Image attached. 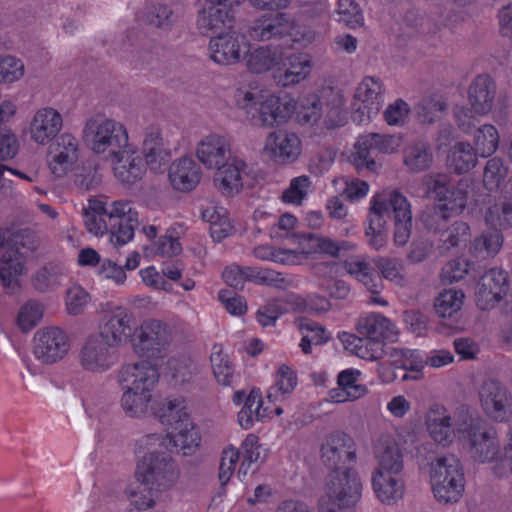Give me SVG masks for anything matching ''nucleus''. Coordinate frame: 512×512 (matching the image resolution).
<instances>
[{"label": "nucleus", "mask_w": 512, "mask_h": 512, "mask_svg": "<svg viewBox=\"0 0 512 512\" xmlns=\"http://www.w3.org/2000/svg\"><path fill=\"white\" fill-rule=\"evenodd\" d=\"M356 457V444L348 434L336 431L323 438L320 460L332 470L319 499L318 512H356L362 495L358 473L350 467Z\"/></svg>", "instance_id": "obj_1"}, {"label": "nucleus", "mask_w": 512, "mask_h": 512, "mask_svg": "<svg viewBox=\"0 0 512 512\" xmlns=\"http://www.w3.org/2000/svg\"><path fill=\"white\" fill-rule=\"evenodd\" d=\"M38 248L36 234L30 229L9 233L0 256V282L4 289L15 291L20 278L27 273V261Z\"/></svg>", "instance_id": "obj_2"}, {"label": "nucleus", "mask_w": 512, "mask_h": 512, "mask_svg": "<svg viewBox=\"0 0 512 512\" xmlns=\"http://www.w3.org/2000/svg\"><path fill=\"white\" fill-rule=\"evenodd\" d=\"M343 104V95L339 89L324 86L302 99L297 111V121L303 125H314L324 118L328 129L343 126L346 122Z\"/></svg>", "instance_id": "obj_3"}, {"label": "nucleus", "mask_w": 512, "mask_h": 512, "mask_svg": "<svg viewBox=\"0 0 512 512\" xmlns=\"http://www.w3.org/2000/svg\"><path fill=\"white\" fill-rule=\"evenodd\" d=\"M83 138L94 153L107 159L125 152L130 145L127 129L121 122L99 116L86 121Z\"/></svg>", "instance_id": "obj_4"}, {"label": "nucleus", "mask_w": 512, "mask_h": 512, "mask_svg": "<svg viewBox=\"0 0 512 512\" xmlns=\"http://www.w3.org/2000/svg\"><path fill=\"white\" fill-rule=\"evenodd\" d=\"M430 483L439 502H457L465 486L463 467L454 455L441 456L430 465Z\"/></svg>", "instance_id": "obj_5"}, {"label": "nucleus", "mask_w": 512, "mask_h": 512, "mask_svg": "<svg viewBox=\"0 0 512 512\" xmlns=\"http://www.w3.org/2000/svg\"><path fill=\"white\" fill-rule=\"evenodd\" d=\"M180 476L176 461L163 452H149L137 466L136 479L148 488L161 492L175 485Z\"/></svg>", "instance_id": "obj_6"}, {"label": "nucleus", "mask_w": 512, "mask_h": 512, "mask_svg": "<svg viewBox=\"0 0 512 512\" xmlns=\"http://www.w3.org/2000/svg\"><path fill=\"white\" fill-rule=\"evenodd\" d=\"M171 340L172 333L166 323L158 319H147L134 329L131 343L137 355L160 359L167 354Z\"/></svg>", "instance_id": "obj_7"}, {"label": "nucleus", "mask_w": 512, "mask_h": 512, "mask_svg": "<svg viewBox=\"0 0 512 512\" xmlns=\"http://www.w3.org/2000/svg\"><path fill=\"white\" fill-rule=\"evenodd\" d=\"M402 145V138L396 134L368 133L361 135L354 147L351 162L358 172L364 170L374 172L377 169L376 161L371 157V151L384 154L395 153Z\"/></svg>", "instance_id": "obj_8"}, {"label": "nucleus", "mask_w": 512, "mask_h": 512, "mask_svg": "<svg viewBox=\"0 0 512 512\" xmlns=\"http://www.w3.org/2000/svg\"><path fill=\"white\" fill-rule=\"evenodd\" d=\"M385 92V86L379 78L364 77L358 84L353 96V121L364 124L376 117L384 104Z\"/></svg>", "instance_id": "obj_9"}, {"label": "nucleus", "mask_w": 512, "mask_h": 512, "mask_svg": "<svg viewBox=\"0 0 512 512\" xmlns=\"http://www.w3.org/2000/svg\"><path fill=\"white\" fill-rule=\"evenodd\" d=\"M70 350L67 333L56 326L36 331L33 337V355L40 363L51 365L61 361Z\"/></svg>", "instance_id": "obj_10"}, {"label": "nucleus", "mask_w": 512, "mask_h": 512, "mask_svg": "<svg viewBox=\"0 0 512 512\" xmlns=\"http://www.w3.org/2000/svg\"><path fill=\"white\" fill-rule=\"evenodd\" d=\"M478 394L481 408L490 420L505 423L512 418V395L502 383L487 379Z\"/></svg>", "instance_id": "obj_11"}, {"label": "nucleus", "mask_w": 512, "mask_h": 512, "mask_svg": "<svg viewBox=\"0 0 512 512\" xmlns=\"http://www.w3.org/2000/svg\"><path fill=\"white\" fill-rule=\"evenodd\" d=\"M109 345L101 336L95 333L89 335L78 352L80 367L90 373H105L115 364V356Z\"/></svg>", "instance_id": "obj_12"}, {"label": "nucleus", "mask_w": 512, "mask_h": 512, "mask_svg": "<svg viewBox=\"0 0 512 512\" xmlns=\"http://www.w3.org/2000/svg\"><path fill=\"white\" fill-rule=\"evenodd\" d=\"M439 203L449 211L459 213L466 207L469 197L474 193V183L469 178H462L456 185H451L446 176L438 175L430 185Z\"/></svg>", "instance_id": "obj_13"}, {"label": "nucleus", "mask_w": 512, "mask_h": 512, "mask_svg": "<svg viewBox=\"0 0 512 512\" xmlns=\"http://www.w3.org/2000/svg\"><path fill=\"white\" fill-rule=\"evenodd\" d=\"M301 148V140L297 134L279 129L267 135L263 153L275 163L291 164L299 158Z\"/></svg>", "instance_id": "obj_14"}, {"label": "nucleus", "mask_w": 512, "mask_h": 512, "mask_svg": "<svg viewBox=\"0 0 512 512\" xmlns=\"http://www.w3.org/2000/svg\"><path fill=\"white\" fill-rule=\"evenodd\" d=\"M160 373L156 365L147 360L123 365L118 372L120 386L153 394L159 383Z\"/></svg>", "instance_id": "obj_15"}, {"label": "nucleus", "mask_w": 512, "mask_h": 512, "mask_svg": "<svg viewBox=\"0 0 512 512\" xmlns=\"http://www.w3.org/2000/svg\"><path fill=\"white\" fill-rule=\"evenodd\" d=\"M385 199V208L394 215V243L404 246L410 239L412 212L407 198L398 191H384L378 194Z\"/></svg>", "instance_id": "obj_16"}, {"label": "nucleus", "mask_w": 512, "mask_h": 512, "mask_svg": "<svg viewBox=\"0 0 512 512\" xmlns=\"http://www.w3.org/2000/svg\"><path fill=\"white\" fill-rule=\"evenodd\" d=\"M508 276L499 268H491L480 278L476 288V303L481 310L495 307L508 291Z\"/></svg>", "instance_id": "obj_17"}, {"label": "nucleus", "mask_w": 512, "mask_h": 512, "mask_svg": "<svg viewBox=\"0 0 512 512\" xmlns=\"http://www.w3.org/2000/svg\"><path fill=\"white\" fill-rule=\"evenodd\" d=\"M196 157L205 168L220 169L233 158L230 141L217 133L208 134L198 142Z\"/></svg>", "instance_id": "obj_18"}, {"label": "nucleus", "mask_w": 512, "mask_h": 512, "mask_svg": "<svg viewBox=\"0 0 512 512\" xmlns=\"http://www.w3.org/2000/svg\"><path fill=\"white\" fill-rule=\"evenodd\" d=\"M470 453L475 461L488 463L494 461L500 453V441L494 427H482L470 424L467 428Z\"/></svg>", "instance_id": "obj_19"}, {"label": "nucleus", "mask_w": 512, "mask_h": 512, "mask_svg": "<svg viewBox=\"0 0 512 512\" xmlns=\"http://www.w3.org/2000/svg\"><path fill=\"white\" fill-rule=\"evenodd\" d=\"M133 314L124 307H116L106 314L100 325V331L95 333L106 339L109 345L118 346L133 337Z\"/></svg>", "instance_id": "obj_20"}, {"label": "nucleus", "mask_w": 512, "mask_h": 512, "mask_svg": "<svg viewBox=\"0 0 512 512\" xmlns=\"http://www.w3.org/2000/svg\"><path fill=\"white\" fill-rule=\"evenodd\" d=\"M222 278L227 285L235 289H242L246 281H252L257 284L283 287L285 282L281 273L270 269H253L250 267H240L231 265L225 268Z\"/></svg>", "instance_id": "obj_21"}, {"label": "nucleus", "mask_w": 512, "mask_h": 512, "mask_svg": "<svg viewBox=\"0 0 512 512\" xmlns=\"http://www.w3.org/2000/svg\"><path fill=\"white\" fill-rule=\"evenodd\" d=\"M79 157L77 139L71 134H62L50 146L48 164L51 172L62 177L74 168Z\"/></svg>", "instance_id": "obj_22"}, {"label": "nucleus", "mask_w": 512, "mask_h": 512, "mask_svg": "<svg viewBox=\"0 0 512 512\" xmlns=\"http://www.w3.org/2000/svg\"><path fill=\"white\" fill-rule=\"evenodd\" d=\"M290 27L287 14L281 12L265 13L250 23L247 33L255 41L281 40L286 38V33Z\"/></svg>", "instance_id": "obj_23"}, {"label": "nucleus", "mask_w": 512, "mask_h": 512, "mask_svg": "<svg viewBox=\"0 0 512 512\" xmlns=\"http://www.w3.org/2000/svg\"><path fill=\"white\" fill-rule=\"evenodd\" d=\"M388 219L389 211L385 208V199L376 194L370 202V213L365 235L368 238L369 246L377 251L385 247L387 243Z\"/></svg>", "instance_id": "obj_24"}, {"label": "nucleus", "mask_w": 512, "mask_h": 512, "mask_svg": "<svg viewBox=\"0 0 512 512\" xmlns=\"http://www.w3.org/2000/svg\"><path fill=\"white\" fill-rule=\"evenodd\" d=\"M425 425L428 434L436 443L443 446L452 443L456 427L446 407L440 404L430 406L425 415Z\"/></svg>", "instance_id": "obj_25"}, {"label": "nucleus", "mask_w": 512, "mask_h": 512, "mask_svg": "<svg viewBox=\"0 0 512 512\" xmlns=\"http://www.w3.org/2000/svg\"><path fill=\"white\" fill-rule=\"evenodd\" d=\"M62 126V116L57 110L50 107L41 108L30 123L31 139L41 145L47 144L58 135Z\"/></svg>", "instance_id": "obj_26"}, {"label": "nucleus", "mask_w": 512, "mask_h": 512, "mask_svg": "<svg viewBox=\"0 0 512 512\" xmlns=\"http://www.w3.org/2000/svg\"><path fill=\"white\" fill-rule=\"evenodd\" d=\"M245 37L237 33H220L209 42L210 58L220 65H231L240 61Z\"/></svg>", "instance_id": "obj_27"}, {"label": "nucleus", "mask_w": 512, "mask_h": 512, "mask_svg": "<svg viewBox=\"0 0 512 512\" xmlns=\"http://www.w3.org/2000/svg\"><path fill=\"white\" fill-rule=\"evenodd\" d=\"M166 449L182 452L187 456L192 454L200 445L201 436L192 419L168 428Z\"/></svg>", "instance_id": "obj_28"}, {"label": "nucleus", "mask_w": 512, "mask_h": 512, "mask_svg": "<svg viewBox=\"0 0 512 512\" xmlns=\"http://www.w3.org/2000/svg\"><path fill=\"white\" fill-rule=\"evenodd\" d=\"M125 152L114 155L113 172L115 177L124 184H134L145 174L146 168L143 159L136 155L135 148L129 145Z\"/></svg>", "instance_id": "obj_29"}, {"label": "nucleus", "mask_w": 512, "mask_h": 512, "mask_svg": "<svg viewBox=\"0 0 512 512\" xmlns=\"http://www.w3.org/2000/svg\"><path fill=\"white\" fill-rule=\"evenodd\" d=\"M356 330L361 336L371 339L394 341L397 338L398 330L395 324L380 313L371 312L359 317Z\"/></svg>", "instance_id": "obj_30"}, {"label": "nucleus", "mask_w": 512, "mask_h": 512, "mask_svg": "<svg viewBox=\"0 0 512 512\" xmlns=\"http://www.w3.org/2000/svg\"><path fill=\"white\" fill-rule=\"evenodd\" d=\"M300 245L306 254H322L331 258H338L342 253L355 248V245L348 241H335L315 233H303L300 237Z\"/></svg>", "instance_id": "obj_31"}, {"label": "nucleus", "mask_w": 512, "mask_h": 512, "mask_svg": "<svg viewBox=\"0 0 512 512\" xmlns=\"http://www.w3.org/2000/svg\"><path fill=\"white\" fill-rule=\"evenodd\" d=\"M143 154L146 165L155 172L162 171L171 159V152L164 144L160 130L149 127L143 140Z\"/></svg>", "instance_id": "obj_32"}, {"label": "nucleus", "mask_w": 512, "mask_h": 512, "mask_svg": "<svg viewBox=\"0 0 512 512\" xmlns=\"http://www.w3.org/2000/svg\"><path fill=\"white\" fill-rule=\"evenodd\" d=\"M496 85L489 75H478L470 84L468 99L472 111L477 115L489 113L493 107Z\"/></svg>", "instance_id": "obj_33"}, {"label": "nucleus", "mask_w": 512, "mask_h": 512, "mask_svg": "<svg viewBox=\"0 0 512 512\" xmlns=\"http://www.w3.org/2000/svg\"><path fill=\"white\" fill-rule=\"evenodd\" d=\"M168 176L174 189L187 192L199 184L201 169L193 159L183 157L171 164Z\"/></svg>", "instance_id": "obj_34"}, {"label": "nucleus", "mask_w": 512, "mask_h": 512, "mask_svg": "<svg viewBox=\"0 0 512 512\" xmlns=\"http://www.w3.org/2000/svg\"><path fill=\"white\" fill-rule=\"evenodd\" d=\"M245 63L251 73L263 74L278 68L283 63V52L272 45L258 46L246 53Z\"/></svg>", "instance_id": "obj_35"}, {"label": "nucleus", "mask_w": 512, "mask_h": 512, "mask_svg": "<svg viewBox=\"0 0 512 512\" xmlns=\"http://www.w3.org/2000/svg\"><path fill=\"white\" fill-rule=\"evenodd\" d=\"M399 474L373 472L371 478L373 490L382 503L391 505L404 496L405 485Z\"/></svg>", "instance_id": "obj_36"}, {"label": "nucleus", "mask_w": 512, "mask_h": 512, "mask_svg": "<svg viewBox=\"0 0 512 512\" xmlns=\"http://www.w3.org/2000/svg\"><path fill=\"white\" fill-rule=\"evenodd\" d=\"M270 413L280 416L283 409L280 406L274 408L263 407V401L259 390H252L245 401L244 406L238 413V422L244 429H250L255 421H263Z\"/></svg>", "instance_id": "obj_37"}, {"label": "nucleus", "mask_w": 512, "mask_h": 512, "mask_svg": "<svg viewBox=\"0 0 512 512\" xmlns=\"http://www.w3.org/2000/svg\"><path fill=\"white\" fill-rule=\"evenodd\" d=\"M152 410L153 415L168 428L191 419L186 400L182 396L166 397Z\"/></svg>", "instance_id": "obj_38"}, {"label": "nucleus", "mask_w": 512, "mask_h": 512, "mask_svg": "<svg viewBox=\"0 0 512 512\" xmlns=\"http://www.w3.org/2000/svg\"><path fill=\"white\" fill-rule=\"evenodd\" d=\"M294 110L295 106L291 102H283L278 96L266 93L256 111L263 125L273 126L285 122Z\"/></svg>", "instance_id": "obj_39"}, {"label": "nucleus", "mask_w": 512, "mask_h": 512, "mask_svg": "<svg viewBox=\"0 0 512 512\" xmlns=\"http://www.w3.org/2000/svg\"><path fill=\"white\" fill-rule=\"evenodd\" d=\"M234 14L203 2L197 18V26L201 34L221 33L232 26Z\"/></svg>", "instance_id": "obj_40"}, {"label": "nucleus", "mask_w": 512, "mask_h": 512, "mask_svg": "<svg viewBox=\"0 0 512 512\" xmlns=\"http://www.w3.org/2000/svg\"><path fill=\"white\" fill-rule=\"evenodd\" d=\"M246 167V163L238 158H232L222 168L216 169L217 173L214 177L216 188L224 195L232 196L242 189V172Z\"/></svg>", "instance_id": "obj_41"}, {"label": "nucleus", "mask_w": 512, "mask_h": 512, "mask_svg": "<svg viewBox=\"0 0 512 512\" xmlns=\"http://www.w3.org/2000/svg\"><path fill=\"white\" fill-rule=\"evenodd\" d=\"M378 467L374 472L400 473L403 457L397 443L390 437L381 438L375 446Z\"/></svg>", "instance_id": "obj_42"}, {"label": "nucleus", "mask_w": 512, "mask_h": 512, "mask_svg": "<svg viewBox=\"0 0 512 512\" xmlns=\"http://www.w3.org/2000/svg\"><path fill=\"white\" fill-rule=\"evenodd\" d=\"M122 396L120 399V406L126 416L130 418L145 417L153 401V394L137 391L128 386H120Z\"/></svg>", "instance_id": "obj_43"}, {"label": "nucleus", "mask_w": 512, "mask_h": 512, "mask_svg": "<svg viewBox=\"0 0 512 512\" xmlns=\"http://www.w3.org/2000/svg\"><path fill=\"white\" fill-rule=\"evenodd\" d=\"M297 385L296 373L287 365L279 366L276 376L275 384L267 391V400L274 407L278 406L277 403L283 402L288 395H290Z\"/></svg>", "instance_id": "obj_44"}, {"label": "nucleus", "mask_w": 512, "mask_h": 512, "mask_svg": "<svg viewBox=\"0 0 512 512\" xmlns=\"http://www.w3.org/2000/svg\"><path fill=\"white\" fill-rule=\"evenodd\" d=\"M64 278L63 267L60 264L49 262L33 273L31 284L36 291L46 293L61 286Z\"/></svg>", "instance_id": "obj_45"}, {"label": "nucleus", "mask_w": 512, "mask_h": 512, "mask_svg": "<svg viewBox=\"0 0 512 512\" xmlns=\"http://www.w3.org/2000/svg\"><path fill=\"white\" fill-rule=\"evenodd\" d=\"M477 151L467 142H458L452 148L448 163L456 173H466L477 164Z\"/></svg>", "instance_id": "obj_46"}, {"label": "nucleus", "mask_w": 512, "mask_h": 512, "mask_svg": "<svg viewBox=\"0 0 512 512\" xmlns=\"http://www.w3.org/2000/svg\"><path fill=\"white\" fill-rule=\"evenodd\" d=\"M298 327L302 333L300 347L305 354L311 352L312 345H321L330 339V334L326 329L311 320L301 319Z\"/></svg>", "instance_id": "obj_47"}, {"label": "nucleus", "mask_w": 512, "mask_h": 512, "mask_svg": "<svg viewBox=\"0 0 512 512\" xmlns=\"http://www.w3.org/2000/svg\"><path fill=\"white\" fill-rule=\"evenodd\" d=\"M294 296H287L285 299H274L260 307L256 313L259 324L263 327L274 326L278 318L290 311Z\"/></svg>", "instance_id": "obj_48"}, {"label": "nucleus", "mask_w": 512, "mask_h": 512, "mask_svg": "<svg viewBox=\"0 0 512 512\" xmlns=\"http://www.w3.org/2000/svg\"><path fill=\"white\" fill-rule=\"evenodd\" d=\"M503 245V236L499 229L491 228L475 238L472 252L477 257L496 255Z\"/></svg>", "instance_id": "obj_49"}, {"label": "nucleus", "mask_w": 512, "mask_h": 512, "mask_svg": "<svg viewBox=\"0 0 512 512\" xmlns=\"http://www.w3.org/2000/svg\"><path fill=\"white\" fill-rule=\"evenodd\" d=\"M432 152L425 142H417L405 151L404 163L413 172L428 169L432 163Z\"/></svg>", "instance_id": "obj_50"}, {"label": "nucleus", "mask_w": 512, "mask_h": 512, "mask_svg": "<svg viewBox=\"0 0 512 512\" xmlns=\"http://www.w3.org/2000/svg\"><path fill=\"white\" fill-rule=\"evenodd\" d=\"M470 239V227L463 221H456L440 233V248L449 251L465 244Z\"/></svg>", "instance_id": "obj_51"}, {"label": "nucleus", "mask_w": 512, "mask_h": 512, "mask_svg": "<svg viewBox=\"0 0 512 512\" xmlns=\"http://www.w3.org/2000/svg\"><path fill=\"white\" fill-rule=\"evenodd\" d=\"M464 297V293L461 290H444L435 299L434 308L437 315L442 318L453 316L461 309Z\"/></svg>", "instance_id": "obj_52"}, {"label": "nucleus", "mask_w": 512, "mask_h": 512, "mask_svg": "<svg viewBox=\"0 0 512 512\" xmlns=\"http://www.w3.org/2000/svg\"><path fill=\"white\" fill-rule=\"evenodd\" d=\"M346 271L361 282L371 293L379 292V277L374 274L371 265L365 261L352 260L345 264Z\"/></svg>", "instance_id": "obj_53"}, {"label": "nucleus", "mask_w": 512, "mask_h": 512, "mask_svg": "<svg viewBox=\"0 0 512 512\" xmlns=\"http://www.w3.org/2000/svg\"><path fill=\"white\" fill-rule=\"evenodd\" d=\"M474 145L479 156H491L497 150L499 145V134L497 129L490 124H485L477 129L474 135Z\"/></svg>", "instance_id": "obj_54"}, {"label": "nucleus", "mask_w": 512, "mask_h": 512, "mask_svg": "<svg viewBox=\"0 0 512 512\" xmlns=\"http://www.w3.org/2000/svg\"><path fill=\"white\" fill-rule=\"evenodd\" d=\"M449 217V210L442 203H438L426 207L421 214L420 220L429 231L441 233L446 228Z\"/></svg>", "instance_id": "obj_55"}, {"label": "nucleus", "mask_w": 512, "mask_h": 512, "mask_svg": "<svg viewBox=\"0 0 512 512\" xmlns=\"http://www.w3.org/2000/svg\"><path fill=\"white\" fill-rule=\"evenodd\" d=\"M210 360L217 382L224 386L230 385L233 377V368L227 355L223 353L221 345L216 344L213 346Z\"/></svg>", "instance_id": "obj_56"}, {"label": "nucleus", "mask_w": 512, "mask_h": 512, "mask_svg": "<svg viewBox=\"0 0 512 512\" xmlns=\"http://www.w3.org/2000/svg\"><path fill=\"white\" fill-rule=\"evenodd\" d=\"M486 223L497 229L512 226V202L500 201L491 205L485 215Z\"/></svg>", "instance_id": "obj_57"}, {"label": "nucleus", "mask_w": 512, "mask_h": 512, "mask_svg": "<svg viewBox=\"0 0 512 512\" xmlns=\"http://www.w3.org/2000/svg\"><path fill=\"white\" fill-rule=\"evenodd\" d=\"M265 94L256 83H251L249 87H240L236 90L235 101L240 109L250 114L256 112Z\"/></svg>", "instance_id": "obj_58"}, {"label": "nucleus", "mask_w": 512, "mask_h": 512, "mask_svg": "<svg viewBox=\"0 0 512 512\" xmlns=\"http://www.w3.org/2000/svg\"><path fill=\"white\" fill-rule=\"evenodd\" d=\"M508 175V166L499 157H493L486 163L483 183L488 190L497 189Z\"/></svg>", "instance_id": "obj_59"}, {"label": "nucleus", "mask_w": 512, "mask_h": 512, "mask_svg": "<svg viewBox=\"0 0 512 512\" xmlns=\"http://www.w3.org/2000/svg\"><path fill=\"white\" fill-rule=\"evenodd\" d=\"M384 354L388 358L389 363L395 368L414 370L420 363V361H418L417 351L405 348L389 347L384 350Z\"/></svg>", "instance_id": "obj_60"}, {"label": "nucleus", "mask_w": 512, "mask_h": 512, "mask_svg": "<svg viewBox=\"0 0 512 512\" xmlns=\"http://www.w3.org/2000/svg\"><path fill=\"white\" fill-rule=\"evenodd\" d=\"M130 485V487L126 490V494L130 499V502L133 506H135L138 510H146L151 508L154 505L155 496L158 492L148 488L147 485L142 484V482H137Z\"/></svg>", "instance_id": "obj_61"}, {"label": "nucleus", "mask_w": 512, "mask_h": 512, "mask_svg": "<svg viewBox=\"0 0 512 512\" xmlns=\"http://www.w3.org/2000/svg\"><path fill=\"white\" fill-rule=\"evenodd\" d=\"M90 295L81 286L73 285L66 292L65 305L69 315L77 316L84 312L90 303Z\"/></svg>", "instance_id": "obj_62"}, {"label": "nucleus", "mask_w": 512, "mask_h": 512, "mask_svg": "<svg viewBox=\"0 0 512 512\" xmlns=\"http://www.w3.org/2000/svg\"><path fill=\"white\" fill-rule=\"evenodd\" d=\"M374 264L385 279L398 284L404 280V265L401 259L378 256L374 259Z\"/></svg>", "instance_id": "obj_63"}, {"label": "nucleus", "mask_w": 512, "mask_h": 512, "mask_svg": "<svg viewBox=\"0 0 512 512\" xmlns=\"http://www.w3.org/2000/svg\"><path fill=\"white\" fill-rule=\"evenodd\" d=\"M310 186L311 180L308 176L301 175L295 177L290 181L289 187L283 192L282 200L286 203L299 205L306 198Z\"/></svg>", "instance_id": "obj_64"}]
</instances>
